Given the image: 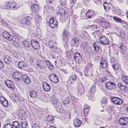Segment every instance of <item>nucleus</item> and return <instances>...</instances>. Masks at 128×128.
I'll use <instances>...</instances> for the list:
<instances>
[{"mask_svg": "<svg viewBox=\"0 0 128 128\" xmlns=\"http://www.w3.org/2000/svg\"><path fill=\"white\" fill-rule=\"evenodd\" d=\"M118 123L122 126L127 125L128 124V118L126 116L121 118L118 120Z\"/></svg>", "mask_w": 128, "mask_h": 128, "instance_id": "obj_1", "label": "nucleus"}, {"mask_svg": "<svg viewBox=\"0 0 128 128\" xmlns=\"http://www.w3.org/2000/svg\"><path fill=\"white\" fill-rule=\"evenodd\" d=\"M6 8L8 9L16 10L17 9L16 4L13 2H9L6 4Z\"/></svg>", "mask_w": 128, "mask_h": 128, "instance_id": "obj_2", "label": "nucleus"}, {"mask_svg": "<svg viewBox=\"0 0 128 128\" xmlns=\"http://www.w3.org/2000/svg\"><path fill=\"white\" fill-rule=\"evenodd\" d=\"M111 100L115 104L120 105L122 103V100L118 97H113L111 98Z\"/></svg>", "mask_w": 128, "mask_h": 128, "instance_id": "obj_3", "label": "nucleus"}, {"mask_svg": "<svg viewBox=\"0 0 128 128\" xmlns=\"http://www.w3.org/2000/svg\"><path fill=\"white\" fill-rule=\"evenodd\" d=\"M105 85L107 89L110 90L114 89L116 87L115 83L109 81L107 82L106 83Z\"/></svg>", "mask_w": 128, "mask_h": 128, "instance_id": "obj_4", "label": "nucleus"}, {"mask_svg": "<svg viewBox=\"0 0 128 128\" xmlns=\"http://www.w3.org/2000/svg\"><path fill=\"white\" fill-rule=\"evenodd\" d=\"M32 18L30 16L23 18L22 21V23L24 25L28 26L32 22Z\"/></svg>", "mask_w": 128, "mask_h": 128, "instance_id": "obj_5", "label": "nucleus"}, {"mask_svg": "<svg viewBox=\"0 0 128 128\" xmlns=\"http://www.w3.org/2000/svg\"><path fill=\"white\" fill-rule=\"evenodd\" d=\"M23 75L20 72H14L12 74V76L16 80H19L22 79Z\"/></svg>", "mask_w": 128, "mask_h": 128, "instance_id": "obj_6", "label": "nucleus"}, {"mask_svg": "<svg viewBox=\"0 0 128 128\" xmlns=\"http://www.w3.org/2000/svg\"><path fill=\"white\" fill-rule=\"evenodd\" d=\"M18 66L20 69H24L26 71H28V68L27 64L23 61H20L18 63Z\"/></svg>", "mask_w": 128, "mask_h": 128, "instance_id": "obj_7", "label": "nucleus"}, {"mask_svg": "<svg viewBox=\"0 0 128 128\" xmlns=\"http://www.w3.org/2000/svg\"><path fill=\"white\" fill-rule=\"evenodd\" d=\"M49 78L50 81L55 83L59 82V80L56 75L54 74H50L49 76Z\"/></svg>", "mask_w": 128, "mask_h": 128, "instance_id": "obj_8", "label": "nucleus"}, {"mask_svg": "<svg viewBox=\"0 0 128 128\" xmlns=\"http://www.w3.org/2000/svg\"><path fill=\"white\" fill-rule=\"evenodd\" d=\"M100 43L106 45L108 44L109 41L108 39L104 36H102L99 38Z\"/></svg>", "mask_w": 128, "mask_h": 128, "instance_id": "obj_9", "label": "nucleus"}, {"mask_svg": "<svg viewBox=\"0 0 128 128\" xmlns=\"http://www.w3.org/2000/svg\"><path fill=\"white\" fill-rule=\"evenodd\" d=\"M119 50L122 53L124 52L126 49V43L124 42H120L118 45Z\"/></svg>", "mask_w": 128, "mask_h": 128, "instance_id": "obj_10", "label": "nucleus"}, {"mask_svg": "<svg viewBox=\"0 0 128 128\" xmlns=\"http://www.w3.org/2000/svg\"><path fill=\"white\" fill-rule=\"evenodd\" d=\"M47 60H40L37 61V66H39V67L40 69L45 68L46 66V62Z\"/></svg>", "mask_w": 128, "mask_h": 128, "instance_id": "obj_11", "label": "nucleus"}, {"mask_svg": "<svg viewBox=\"0 0 128 128\" xmlns=\"http://www.w3.org/2000/svg\"><path fill=\"white\" fill-rule=\"evenodd\" d=\"M5 83L8 88L12 90H14L15 87L14 84L11 81L8 80H6L5 82Z\"/></svg>", "mask_w": 128, "mask_h": 128, "instance_id": "obj_12", "label": "nucleus"}, {"mask_svg": "<svg viewBox=\"0 0 128 128\" xmlns=\"http://www.w3.org/2000/svg\"><path fill=\"white\" fill-rule=\"evenodd\" d=\"M31 44L32 46L34 49L37 50L39 48V45L38 41L32 40H31Z\"/></svg>", "mask_w": 128, "mask_h": 128, "instance_id": "obj_13", "label": "nucleus"}, {"mask_svg": "<svg viewBox=\"0 0 128 128\" xmlns=\"http://www.w3.org/2000/svg\"><path fill=\"white\" fill-rule=\"evenodd\" d=\"M2 35L4 38L8 40H11L13 39L12 36L6 32H3Z\"/></svg>", "mask_w": 128, "mask_h": 128, "instance_id": "obj_14", "label": "nucleus"}, {"mask_svg": "<svg viewBox=\"0 0 128 128\" xmlns=\"http://www.w3.org/2000/svg\"><path fill=\"white\" fill-rule=\"evenodd\" d=\"M74 58L76 62L79 63L82 60V58L80 54L77 52L75 53L74 54Z\"/></svg>", "mask_w": 128, "mask_h": 128, "instance_id": "obj_15", "label": "nucleus"}, {"mask_svg": "<svg viewBox=\"0 0 128 128\" xmlns=\"http://www.w3.org/2000/svg\"><path fill=\"white\" fill-rule=\"evenodd\" d=\"M0 102L4 107H7L8 106V101L4 97H0Z\"/></svg>", "mask_w": 128, "mask_h": 128, "instance_id": "obj_16", "label": "nucleus"}, {"mask_svg": "<svg viewBox=\"0 0 128 128\" xmlns=\"http://www.w3.org/2000/svg\"><path fill=\"white\" fill-rule=\"evenodd\" d=\"M44 90L46 91H49L50 90V85L47 82H45L42 85Z\"/></svg>", "mask_w": 128, "mask_h": 128, "instance_id": "obj_17", "label": "nucleus"}, {"mask_svg": "<svg viewBox=\"0 0 128 128\" xmlns=\"http://www.w3.org/2000/svg\"><path fill=\"white\" fill-rule=\"evenodd\" d=\"M77 76L75 74H72L68 80L70 81V83L73 84L76 81Z\"/></svg>", "mask_w": 128, "mask_h": 128, "instance_id": "obj_18", "label": "nucleus"}, {"mask_svg": "<svg viewBox=\"0 0 128 128\" xmlns=\"http://www.w3.org/2000/svg\"><path fill=\"white\" fill-rule=\"evenodd\" d=\"M12 60V58L8 55L5 56L4 58V62L8 64H10Z\"/></svg>", "mask_w": 128, "mask_h": 128, "instance_id": "obj_19", "label": "nucleus"}, {"mask_svg": "<svg viewBox=\"0 0 128 128\" xmlns=\"http://www.w3.org/2000/svg\"><path fill=\"white\" fill-rule=\"evenodd\" d=\"M22 78L24 82L27 84H30V80L29 77L26 74L23 75Z\"/></svg>", "mask_w": 128, "mask_h": 128, "instance_id": "obj_20", "label": "nucleus"}, {"mask_svg": "<svg viewBox=\"0 0 128 128\" xmlns=\"http://www.w3.org/2000/svg\"><path fill=\"white\" fill-rule=\"evenodd\" d=\"M74 124L75 127H79L82 124L81 121L78 118L74 119Z\"/></svg>", "mask_w": 128, "mask_h": 128, "instance_id": "obj_21", "label": "nucleus"}, {"mask_svg": "<svg viewBox=\"0 0 128 128\" xmlns=\"http://www.w3.org/2000/svg\"><path fill=\"white\" fill-rule=\"evenodd\" d=\"M86 15L87 16L88 18H91L92 16L94 15V11L92 10H89L86 12Z\"/></svg>", "mask_w": 128, "mask_h": 128, "instance_id": "obj_22", "label": "nucleus"}, {"mask_svg": "<svg viewBox=\"0 0 128 128\" xmlns=\"http://www.w3.org/2000/svg\"><path fill=\"white\" fill-rule=\"evenodd\" d=\"M31 41L26 40L23 41L22 43V45L25 47H29L31 45Z\"/></svg>", "mask_w": 128, "mask_h": 128, "instance_id": "obj_23", "label": "nucleus"}, {"mask_svg": "<svg viewBox=\"0 0 128 128\" xmlns=\"http://www.w3.org/2000/svg\"><path fill=\"white\" fill-rule=\"evenodd\" d=\"M65 11L64 8H60L57 13L60 16H63L65 14Z\"/></svg>", "mask_w": 128, "mask_h": 128, "instance_id": "obj_24", "label": "nucleus"}, {"mask_svg": "<svg viewBox=\"0 0 128 128\" xmlns=\"http://www.w3.org/2000/svg\"><path fill=\"white\" fill-rule=\"evenodd\" d=\"M100 67L102 68H106L107 66V62L105 60H102L101 61L100 63Z\"/></svg>", "mask_w": 128, "mask_h": 128, "instance_id": "obj_25", "label": "nucleus"}, {"mask_svg": "<svg viewBox=\"0 0 128 128\" xmlns=\"http://www.w3.org/2000/svg\"><path fill=\"white\" fill-rule=\"evenodd\" d=\"M118 86L122 90L124 91L126 90V86L123 85L121 82H119L118 83Z\"/></svg>", "mask_w": 128, "mask_h": 128, "instance_id": "obj_26", "label": "nucleus"}, {"mask_svg": "<svg viewBox=\"0 0 128 128\" xmlns=\"http://www.w3.org/2000/svg\"><path fill=\"white\" fill-rule=\"evenodd\" d=\"M32 10L33 12H35L38 11L39 10V7L37 4H34L31 6Z\"/></svg>", "mask_w": 128, "mask_h": 128, "instance_id": "obj_27", "label": "nucleus"}, {"mask_svg": "<svg viewBox=\"0 0 128 128\" xmlns=\"http://www.w3.org/2000/svg\"><path fill=\"white\" fill-rule=\"evenodd\" d=\"M46 65L48 68L50 70H51L53 69L54 66L48 60L46 62Z\"/></svg>", "mask_w": 128, "mask_h": 128, "instance_id": "obj_28", "label": "nucleus"}, {"mask_svg": "<svg viewBox=\"0 0 128 128\" xmlns=\"http://www.w3.org/2000/svg\"><path fill=\"white\" fill-rule=\"evenodd\" d=\"M42 20V18L38 14H36V15L35 21L38 23H40Z\"/></svg>", "mask_w": 128, "mask_h": 128, "instance_id": "obj_29", "label": "nucleus"}, {"mask_svg": "<svg viewBox=\"0 0 128 128\" xmlns=\"http://www.w3.org/2000/svg\"><path fill=\"white\" fill-rule=\"evenodd\" d=\"M20 126L19 123L17 121H15L13 122L12 127L13 128H20Z\"/></svg>", "mask_w": 128, "mask_h": 128, "instance_id": "obj_30", "label": "nucleus"}, {"mask_svg": "<svg viewBox=\"0 0 128 128\" xmlns=\"http://www.w3.org/2000/svg\"><path fill=\"white\" fill-rule=\"evenodd\" d=\"M122 78L124 82L126 84H128V76H126L122 75Z\"/></svg>", "mask_w": 128, "mask_h": 128, "instance_id": "obj_31", "label": "nucleus"}, {"mask_svg": "<svg viewBox=\"0 0 128 128\" xmlns=\"http://www.w3.org/2000/svg\"><path fill=\"white\" fill-rule=\"evenodd\" d=\"M69 34V33L68 31L65 29L63 30L62 36L63 38V40H64L65 38H67Z\"/></svg>", "mask_w": 128, "mask_h": 128, "instance_id": "obj_32", "label": "nucleus"}, {"mask_svg": "<svg viewBox=\"0 0 128 128\" xmlns=\"http://www.w3.org/2000/svg\"><path fill=\"white\" fill-rule=\"evenodd\" d=\"M58 101L57 99L55 98H53L52 100V102L54 104L55 107H58L57 106V105H58Z\"/></svg>", "mask_w": 128, "mask_h": 128, "instance_id": "obj_33", "label": "nucleus"}, {"mask_svg": "<svg viewBox=\"0 0 128 128\" xmlns=\"http://www.w3.org/2000/svg\"><path fill=\"white\" fill-rule=\"evenodd\" d=\"M30 97L32 98H34L36 97L37 94L35 91L32 90L30 92Z\"/></svg>", "mask_w": 128, "mask_h": 128, "instance_id": "obj_34", "label": "nucleus"}, {"mask_svg": "<svg viewBox=\"0 0 128 128\" xmlns=\"http://www.w3.org/2000/svg\"><path fill=\"white\" fill-rule=\"evenodd\" d=\"M20 124L22 128H26L28 125V123L26 121L24 122H21Z\"/></svg>", "mask_w": 128, "mask_h": 128, "instance_id": "obj_35", "label": "nucleus"}, {"mask_svg": "<svg viewBox=\"0 0 128 128\" xmlns=\"http://www.w3.org/2000/svg\"><path fill=\"white\" fill-rule=\"evenodd\" d=\"M13 35L14 37L16 39H17L18 40H20L22 38V36L18 33H14Z\"/></svg>", "mask_w": 128, "mask_h": 128, "instance_id": "obj_36", "label": "nucleus"}, {"mask_svg": "<svg viewBox=\"0 0 128 128\" xmlns=\"http://www.w3.org/2000/svg\"><path fill=\"white\" fill-rule=\"evenodd\" d=\"M112 67L114 69L116 70H118L119 69L120 65L118 62L116 64H114L112 65Z\"/></svg>", "mask_w": 128, "mask_h": 128, "instance_id": "obj_37", "label": "nucleus"}, {"mask_svg": "<svg viewBox=\"0 0 128 128\" xmlns=\"http://www.w3.org/2000/svg\"><path fill=\"white\" fill-rule=\"evenodd\" d=\"M96 89V85L95 84H94L92 86L90 89V92L93 93L95 92Z\"/></svg>", "mask_w": 128, "mask_h": 128, "instance_id": "obj_38", "label": "nucleus"}, {"mask_svg": "<svg viewBox=\"0 0 128 128\" xmlns=\"http://www.w3.org/2000/svg\"><path fill=\"white\" fill-rule=\"evenodd\" d=\"M110 63L112 64V65L114 64H116L118 62L117 60L114 58H112L110 59Z\"/></svg>", "mask_w": 128, "mask_h": 128, "instance_id": "obj_39", "label": "nucleus"}, {"mask_svg": "<svg viewBox=\"0 0 128 128\" xmlns=\"http://www.w3.org/2000/svg\"><path fill=\"white\" fill-rule=\"evenodd\" d=\"M70 100L68 98H67L65 100H63L62 102L65 105L66 104H68L70 103Z\"/></svg>", "mask_w": 128, "mask_h": 128, "instance_id": "obj_40", "label": "nucleus"}, {"mask_svg": "<svg viewBox=\"0 0 128 128\" xmlns=\"http://www.w3.org/2000/svg\"><path fill=\"white\" fill-rule=\"evenodd\" d=\"M113 19L114 20L117 22H118L120 23H121L122 22V20L116 17H113Z\"/></svg>", "mask_w": 128, "mask_h": 128, "instance_id": "obj_41", "label": "nucleus"}, {"mask_svg": "<svg viewBox=\"0 0 128 128\" xmlns=\"http://www.w3.org/2000/svg\"><path fill=\"white\" fill-rule=\"evenodd\" d=\"M59 1L62 6H64L66 4V0H59Z\"/></svg>", "mask_w": 128, "mask_h": 128, "instance_id": "obj_42", "label": "nucleus"}, {"mask_svg": "<svg viewBox=\"0 0 128 128\" xmlns=\"http://www.w3.org/2000/svg\"><path fill=\"white\" fill-rule=\"evenodd\" d=\"M72 43L74 44L78 42V40L76 38H74L72 39Z\"/></svg>", "mask_w": 128, "mask_h": 128, "instance_id": "obj_43", "label": "nucleus"}, {"mask_svg": "<svg viewBox=\"0 0 128 128\" xmlns=\"http://www.w3.org/2000/svg\"><path fill=\"white\" fill-rule=\"evenodd\" d=\"M107 102L108 101L107 99L105 98H103L102 103V106L103 105L102 104H105L107 103Z\"/></svg>", "mask_w": 128, "mask_h": 128, "instance_id": "obj_44", "label": "nucleus"}, {"mask_svg": "<svg viewBox=\"0 0 128 128\" xmlns=\"http://www.w3.org/2000/svg\"><path fill=\"white\" fill-rule=\"evenodd\" d=\"M4 128H12V125L10 124H6L4 125Z\"/></svg>", "mask_w": 128, "mask_h": 128, "instance_id": "obj_45", "label": "nucleus"}, {"mask_svg": "<svg viewBox=\"0 0 128 128\" xmlns=\"http://www.w3.org/2000/svg\"><path fill=\"white\" fill-rule=\"evenodd\" d=\"M40 128L39 126L36 123L33 124L32 126V128Z\"/></svg>", "mask_w": 128, "mask_h": 128, "instance_id": "obj_46", "label": "nucleus"}, {"mask_svg": "<svg viewBox=\"0 0 128 128\" xmlns=\"http://www.w3.org/2000/svg\"><path fill=\"white\" fill-rule=\"evenodd\" d=\"M4 66V63L2 61L0 60V69H2Z\"/></svg>", "mask_w": 128, "mask_h": 128, "instance_id": "obj_47", "label": "nucleus"}, {"mask_svg": "<svg viewBox=\"0 0 128 128\" xmlns=\"http://www.w3.org/2000/svg\"><path fill=\"white\" fill-rule=\"evenodd\" d=\"M54 42L52 40H50L48 42L51 48H52L53 47V44H52L54 43Z\"/></svg>", "mask_w": 128, "mask_h": 128, "instance_id": "obj_48", "label": "nucleus"}, {"mask_svg": "<svg viewBox=\"0 0 128 128\" xmlns=\"http://www.w3.org/2000/svg\"><path fill=\"white\" fill-rule=\"evenodd\" d=\"M53 26H52V28H54L56 27L57 25V24L56 21V20H54L53 22Z\"/></svg>", "mask_w": 128, "mask_h": 128, "instance_id": "obj_49", "label": "nucleus"}, {"mask_svg": "<svg viewBox=\"0 0 128 128\" xmlns=\"http://www.w3.org/2000/svg\"><path fill=\"white\" fill-rule=\"evenodd\" d=\"M54 20L53 18H51L50 21V26L52 28V26H53V23L54 21Z\"/></svg>", "mask_w": 128, "mask_h": 128, "instance_id": "obj_50", "label": "nucleus"}, {"mask_svg": "<svg viewBox=\"0 0 128 128\" xmlns=\"http://www.w3.org/2000/svg\"><path fill=\"white\" fill-rule=\"evenodd\" d=\"M47 120L49 122H52L53 121V117H51L50 118V116L46 118Z\"/></svg>", "mask_w": 128, "mask_h": 128, "instance_id": "obj_51", "label": "nucleus"}, {"mask_svg": "<svg viewBox=\"0 0 128 128\" xmlns=\"http://www.w3.org/2000/svg\"><path fill=\"white\" fill-rule=\"evenodd\" d=\"M90 109H84V114H87L89 112Z\"/></svg>", "mask_w": 128, "mask_h": 128, "instance_id": "obj_52", "label": "nucleus"}, {"mask_svg": "<svg viewBox=\"0 0 128 128\" xmlns=\"http://www.w3.org/2000/svg\"><path fill=\"white\" fill-rule=\"evenodd\" d=\"M46 2H48L49 4H52L54 3V0H46Z\"/></svg>", "mask_w": 128, "mask_h": 128, "instance_id": "obj_53", "label": "nucleus"}, {"mask_svg": "<svg viewBox=\"0 0 128 128\" xmlns=\"http://www.w3.org/2000/svg\"><path fill=\"white\" fill-rule=\"evenodd\" d=\"M107 5L108 6V3L107 2H104V6L105 10L107 8Z\"/></svg>", "mask_w": 128, "mask_h": 128, "instance_id": "obj_54", "label": "nucleus"}, {"mask_svg": "<svg viewBox=\"0 0 128 128\" xmlns=\"http://www.w3.org/2000/svg\"><path fill=\"white\" fill-rule=\"evenodd\" d=\"M53 44H53V47L52 48H54V49H56L58 48V47H57V44L56 42H54V43Z\"/></svg>", "mask_w": 128, "mask_h": 128, "instance_id": "obj_55", "label": "nucleus"}, {"mask_svg": "<svg viewBox=\"0 0 128 128\" xmlns=\"http://www.w3.org/2000/svg\"><path fill=\"white\" fill-rule=\"evenodd\" d=\"M96 60L98 61H100L102 60V57H100L98 56L96 57Z\"/></svg>", "mask_w": 128, "mask_h": 128, "instance_id": "obj_56", "label": "nucleus"}, {"mask_svg": "<svg viewBox=\"0 0 128 128\" xmlns=\"http://www.w3.org/2000/svg\"><path fill=\"white\" fill-rule=\"evenodd\" d=\"M29 56L30 58L29 59V60L30 61V62L31 63L33 62L34 59L33 57L32 56Z\"/></svg>", "mask_w": 128, "mask_h": 128, "instance_id": "obj_57", "label": "nucleus"}, {"mask_svg": "<svg viewBox=\"0 0 128 128\" xmlns=\"http://www.w3.org/2000/svg\"><path fill=\"white\" fill-rule=\"evenodd\" d=\"M82 90V89L80 87H79L78 88V93H81Z\"/></svg>", "mask_w": 128, "mask_h": 128, "instance_id": "obj_58", "label": "nucleus"}, {"mask_svg": "<svg viewBox=\"0 0 128 128\" xmlns=\"http://www.w3.org/2000/svg\"><path fill=\"white\" fill-rule=\"evenodd\" d=\"M84 109H90V107L88 106L87 105H85L84 106Z\"/></svg>", "mask_w": 128, "mask_h": 128, "instance_id": "obj_59", "label": "nucleus"}, {"mask_svg": "<svg viewBox=\"0 0 128 128\" xmlns=\"http://www.w3.org/2000/svg\"><path fill=\"white\" fill-rule=\"evenodd\" d=\"M93 48H94V50L95 52H96V44L95 43H94L93 44Z\"/></svg>", "mask_w": 128, "mask_h": 128, "instance_id": "obj_60", "label": "nucleus"}, {"mask_svg": "<svg viewBox=\"0 0 128 128\" xmlns=\"http://www.w3.org/2000/svg\"><path fill=\"white\" fill-rule=\"evenodd\" d=\"M24 112V110H20L19 112V113L20 114L21 113L22 116H23V113Z\"/></svg>", "mask_w": 128, "mask_h": 128, "instance_id": "obj_61", "label": "nucleus"}, {"mask_svg": "<svg viewBox=\"0 0 128 128\" xmlns=\"http://www.w3.org/2000/svg\"><path fill=\"white\" fill-rule=\"evenodd\" d=\"M114 107L112 106H110L109 107V109H110V110L111 111L112 110L114 109Z\"/></svg>", "mask_w": 128, "mask_h": 128, "instance_id": "obj_62", "label": "nucleus"}, {"mask_svg": "<svg viewBox=\"0 0 128 128\" xmlns=\"http://www.w3.org/2000/svg\"><path fill=\"white\" fill-rule=\"evenodd\" d=\"M70 4H74L76 2H75L74 0H70Z\"/></svg>", "mask_w": 128, "mask_h": 128, "instance_id": "obj_63", "label": "nucleus"}, {"mask_svg": "<svg viewBox=\"0 0 128 128\" xmlns=\"http://www.w3.org/2000/svg\"><path fill=\"white\" fill-rule=\"evenodd\" d=\"M102 24H105L106 25H107V24H108V23L106 22V21H103L102 22Z\"/></svg>", "mask_w": 128, "mask_h": 128, "instance_id": "obj_64", "label": "nucleus"}]
</instances>
